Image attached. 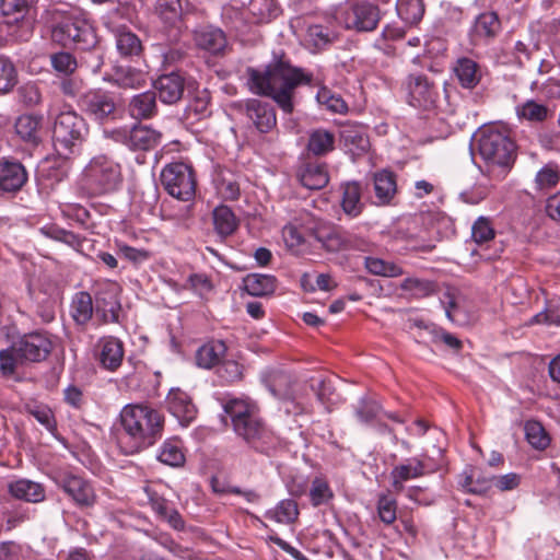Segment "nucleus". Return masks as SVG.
<instances>
[{
    "label": "nucleus",
    "instance_id": "32",
    "mask_svg": "<svg viewBox=\"0 0 560 560\" xmlns=\"http://www.w3.org/2000/svg\"><path fill=\"white\" fill-rule=\"evenodd\" d=\"M129 112L133 118L149 119L158 112L156 93L147 91L132 97L129 104Z\"/></svg>",
    "mask_w": 560,
    "mask_h": 560
},
{
    "label": "nucleus",
    "instance_id": "36",
    "mask_svg": "<svg viewBox=\"0 0 560 560\" xmlns=\"http://www.w3.org/2000/svg\"><path fill=\"white\" fill-rule=\"evenodd\" d=\"M501 30V22L495 12L480 13L474 24V35L480 39H492Z\"/></svg>",
    "mask_w": 560,
    "mask_h": 560
},
{
    "label": "nucleus",
    "instance_id": "15",
    "mask_svg": "<svg viewBox=\"0 0 560 560\" xmlns=\"http://www.w3.org/2000/svg\"><path fill=\"white\" fill-rule=\"evenodd\" d=\"M408 102L411 106L430 109L439 98L438 88L427 75L410 74L407 78Z\"/></svg>",
    "mask_w": 560,
    "mask_h": 560
},
{
    "label": "nucleus",
    "instance_id": "51",
    "mask_svg": "<svg viewBox=\"0 0 560 560\" xmlns=\"http://www.w3.org/2000/svg\"><path fill=\"white\" fill-rule=\"evenodd\" d=\"M307 39L317 49L331 44L335 39L334 33L322 25H311L307 28Z\"/></svg>",
    "mask_w": 560,
    "mask_h": 560
},
{
    "label": "nucleus",
    "instance_id": "14",
    "mask_svg": "<svg viewBox=\"0 0 560 560\" xmlns=\"http://www.w3.org/2000/svg\"><path fill=\"white\" fill-rule=\"evenodd\" d=\"M112 133L116 141H121L133 151L152 150L160 143L162 137L158 130L147 125H136L130 130H115Z\"/></svg>",
    "mask_w": 560,
    "mask_h": 560
},
{
    "label": "nucleus",
    "instance_id": "2",
    "mask_svg": "<svg viewBox=\"0 0 560 560\" xmlns=\"http://www.w3.org/2000/svg\"><path fill=\"white\" fill-rule=\"evenodd\" d=\"M122 434L119 443L127 455L136 454L156 443L164 430V416L147 404H128L119 413Z\"/></svg>",
    "mask_w": 560,
    "mask_h": 560
},
{
    "label": "nucleus",
    "instance_id": "25",
    "mask_svg": "<svg viewBox=\"0 0 560 560\" xmlns=\"http://www.w3.org/2000/svg\"><path fill=\"white\" fill-rule=\"evenodd\" d=\"M341 208L342 211L350 218L359 217L364 210V202L362 201V186L359 182L352 180L341 185Z\"/></svg>",
    "mask_w": 560,
    "mask_h": 560
},
{
    "label": "nucleus",
    "instance_id": "47",
    "mask_svg": "<svg viewBox=\"0 0 560 560\" xmlns=\"http://www.w3.org/2000/svg\"><path fill=\"white\" fill-rule=\"evenodd\" d=\"M495 231L491 220L487 217H479L471 226V237L475 243L481 245L492 241Z\"/></svg>",
    "mask_w": 560,
    "mask_h": 560
},
{
    "label": "nucleus",
    "instance_id": "7",
    "mask_svg": "<svg viewBox=\"0 0 560 560\" xmlns=\"http://www.w3.org/2000/svg\"><path fill=\"white\" fill-rule=\"evenodd\" d=\"M35 0H0V12L5 18L8 35L18 43L28 42L34 34V18L28 15Z\"/></svg>",
    "mask_w": 560,
    "mask_h": 560
},
{
    "label": "nucleus",
    "instance_id": "31",
    "mask_svg": "<svg viewBox=\"0 0 560 560\" xmlns=\"http://www.w3.org/2000/svg\"><path fill=\"white\" fill-rule=\"evenodd\" d=\"M108 82L122 89H140L145 85L147 74L131 67H116Z\"/></svg>",
    "mask_w": 560,
    "mask_h": 560
},
{
    "label": "nucleus",
    "instance_id": "33",
    "mask_svg": "<svg viewBox=\"0 0 560 560\" xmlns=\"http://www.w3.org/2000/svg\"><path fill=\"white\" fill-rule=\"evenodd\" d=\"M42 118L34 115H22L15 121L16 135L32 147H36L40 142L39 127Z\"/></svg>",
    "mask_w": 560,
    "mask_h": 560
},
{
    "label": "nucleus",
    "instance_id": "4",
    "mask_svg": "<svg viewBox=\"0 0 560 560\" xmlns=\"http://www.w3.org/2000/svg\"><path fill=\"white\" fill-rule=\"evenodd\" d=\"M474 148L489 165L511 167L516 159V145L506 130L483 126L474 137Z\"/></svg>",
    "mask_w": 560,
    "mask_h": 560
},
{
    "label": "nucleus",
    "instance_id": "28",
    "mask_svg": "<svg viewBox=\"0 0 560 560\" xmlns=\"http://www.w3.org/2000/svg\"><path fill=\"white\" fill-rule=\"evenodd\" d=\"M9 492L19 500L38 503L45 500L46 492L42 483L20 479L9 485Z\"/></svg>",
    "mask_w": 560,
    "mask_h": 560
},
{
    "label": "nucleus",
    "instance_id": "40",
    "mask_svg": "<svg viewBox=\"0 0 560 560\" xmlns=\"http://www.w3.org/2000/svg\"><path fill=\"white\" fill-rule=\"evenodd\" d=\"M18 82L19 74L14 62L8 56L0 55V94L12 92Z\"/></svg>",
    "mask_w": 560,
    "mask_h": 560
},
{
    "label": "nucleus",
    "instance_id": "24",
    "mask_svg": "<svg viewBox=\"0 0 560 560\" xmlns=\"http://www.w3.org/2000/svg\"><path fill=\"white\" fill-rule=\"evenodd\" d=\"M94 300L88 291L77 292L70 304V315L74 324L84 329L93 318Z\"/></svg>",
    "mask_w": 560,
    "mask_h": 560
},
{
    "label": "nucleus",
    "instance_id": "56",
    "mask_svg": "<svg viewBox=\"0 0 560 560\" xmlns=\"http://www.w3.org/2000/svg\"><path fill=\"white\" fill-rule=\"evenodd\" d=\"M218 374L226 382L240 381L243 377V366L234 360H222Z\"/></svg>",
    "mask_w": 560,
    "mask_h": 560
},
{
    "label": "nucleus",
    "instance_id": "52",
    "mask_svg": "<svg viewBox=\"0 0 560 560\" xmlns=\"http://www.w3.org/2000/svg\"><path fill=\"white\" fill-rule=\"evenodd\" d=\"M343 237L345 236L342 235V229L334 228L328 233L322 234L317 238L326 250L331 253H338L345 250Z\"/></svg>",
    "mask_w": 560,
    "mask_h": 560
},
{
    "label": "nucleus",
    "instance_id": "27",
    "mask_svg": "<svg viewBox=\"0 0 560 560\" xmlns=\"http://www.w3.org/2000/svg\"><path fill=\"white\" fill-rule=\"evenodd\" d=\"M155 13L166 28L179 31L183 26L180 0H158Z\"/></svg>",
    "mask_w": 560,
    "mask_h": 560
},
{
    "label": "nucleus",
    "instance_id": "9",
    "mask_svg": "<svg viewBox=\"0 0 560 560\" xmlns=\"http://www.w3.org/2000/svg\"><path fill=\"white\" fill-rule=\"evenodd\" d=\"M79 108L92 120L109 122L119 116V102L116 95L102 89L89 90L78 100Z\"/></svg>",
    "mask_w": 560,
    "mask_h": 560
},
{
    "label": "nucleus",
    "instance_id": "59",
    "mask_svg": "<svg viewBox=\"0 0 560 560\" xmlns=\"http://www.w3.org/2000/svg\"><path fill=\"white\" fill-rule=\"evenodd\" d=\"M345 250H369L370 243L363 236L342 229Z\"/></svg>",
    "mask_w": 560,
    "mask_h": 560
},
{
    "label": "nucleus",
    "instance_id": "5",
    "mask_svg": "<svg viewBox=\"0 0 560 560\" xmlns=\"http://www.w3.org/2000/svg\"><path fill=\"white\" fill-rule=\"evenodd\" d=\"M120 182L119 164L101 154L94 156L83 170L81 187L90 196H101L117 189Z\"/></svg>",
    "mask_w": 560,
    "mask_h": 560
},
{
    "label": "nucleus",
    "instance_id": "3",
    "mask_svg": "<svg viewBox=\"0 0 560 560\" xmlns=\"http://www.w3.org/2000/svg\"><path fill=\"white\" fill-rule=\"evenodd\" d=\"M223 408L231 418L236 435L255 451L268 454L276 443V436L260 418L257 406L245 399L232 398Z\"/></svg>",
    "mask_w": 560,
    "mask_h": 560
},
{
    "label": "nucleus",
    "instance_id": "64",
    "mask_svg": "<svg viewBox=\"0 0 560 560\" xmlns=\"http://www.w3.org/2000/svg\"><path fill=\"white\" fill-rule=\"evenodd\" d=\"M21 547L15 541H0V560H20Z\"/></svg>",
    "mask_w": 560,
    "mask_h": 560
},
{
    "label": "nucleus",
    "instance_id": "23",
    "mask_svg": "<svg viewBox=\"0 0 560 560\" xmlns=\"http://www.w3.org/2000/svg\"><path fill=\"white\" fill-rule=\"evenodd\" d=\"M100 363L108 371H116L122 363L125 350L120 339L114 336H105L98 340Z\"/></svg>",
    "mask_w": 560,
    "mask_h": 560
},
{
    "label": "nucleus",
    "instance_id": "30",
    "mask_svg": "<svg viewBox=\"0 0 560 560\" xmlns=\"http://www.w3.org/2000/svg\"><path fill=\"white\" fill-rule=\"evenodd\" d=\"M373 185L377 205H388L397 191L396 177L393 172L383 170L373 175Z\"/></svg>",
    "mask_w": 560,
    "mask_h": 560
},
{
    "label": "nucleus",
    "instance_id": "35",
    "mask_svg": "<svg viewBox=\"0 0 560 560\" xmlns=\"http://www.w3.org/2000/svg\"><path fill=\"white\" fill-rule=\"evenodd\" d=\"M276 277L271 275L249 273L243 278L244 290L253 296L272 294L276 290Z\"/></svg>",
    "mask_w": 560,
    "mask_h": 560
},
{
    "label": "nucleus",
    "instance_id": "53",
    "mask_svg": "<svg viewBox=\"0 0 560 560\" xmlns=\"http://www.w3.org/2000/svg\"><path fill=\"white\" fill-rule=\"evenodd\" d=\"M291 383V376L285 373H276L270 380L268 385L269 390L275 397L289 398L291 396L289 385Z\"/></svg>",
    "mask_w": 560,
    "mask_h": 560
},
{
    "label": "nucleus",
    "instance_id": "46",
    "mask_svg": "<svg viewBox=\"0 0 560 560\" xmlns=\"http://www.w3.org/2000/svg\"><path fill=\"white\" fill-rule=\"evenodd\" d=\"M365 267L369 272L376 276L398 277L402 275V269L398 265L375 257H366Z\"/></svg>",
    "mask_w": 560,
    "mask_h": 560
},
{
    "label": "nucleus",
    "instance_id": "50",
    "mask_svg": "<svg viewBox=\"0 0 560 560\" xmlns=\"http://www.w3.org/2000/svg\"><path fill=\"white\" fill-rule=\"evenodd\" d=\"M397 503L394 498L386 493H382L377 500V513L381 521L386 524H393L397 518Z\"/></svg>",
    "mask_w": 560,
    "mask_h": 560
},
{
    "label": "nucleus",
    "instance_id": "39",
    "mask_svg": "<svg viewBox=\"0 0 560 560\" xmlns=\"http://www.w3.org/2000/svg\"><path fill=\"white\" fill-rule=\"evenodd\" d=\"M213 224L215 232L221 237L232 235L237 229L236 218L226 206H220L213 210Z\"/></svg>",
    "mask_w": 560,
    "mask_h": 560
},
{
    "label": "nucleus",
    "instance_id": "58",
    "mask_svg": "<svg viewBox=\"0 0 560 560\" xmlns=\"http://www.w3.org/2000/svg\"><path fill=\"white\" fill-rule=\"evenodd\" d=\"M16 363H20V358L13 350V343L0 351V371L3 375H12L16 370Z\"/></svg>",
    "mask_w": 560,
    "mask_h": 560
},
{
    "label": "nucleus",
    "instance_id": "22",
    "mask_svg": "<svg viewBox=\"0 0 560 560\" xmlns=\"http://www.w3.org/2000/svg\"><path fill=\"white\" fill-rule=\"evenodd\" d=\"M166 404L170 412L184 427L189 425L196 418L197 409L187 393L179 388L171 389Z\"/></svg>",
    "mask_w": 560,
    "mask_h": 560
},
{
    "label": "nucleus",
    "instance_id": "10",
    "mask_svg": "<svg viewBox=\"0 0 560 560\" xmlns=\"http://www.w3.org/2000/svg\"><path fill=\"white\" fill-rule=\"evenodd\" d=\"M161 184L174 198L189 201L196 192V180L190 166L183 162L167 164L161 172Z\"/></svg>",
    "mask_w": 560,
    "mask_h": 560
},
{
    "label": "nucleus",
    "instance_id": "18",
    "mask_svg": "<svg viewBox=\"0 0 560 560\" xmlns=\"http://www.w3.org/2000/svg\"><path fill=\"white\" fill-rule=\"evenodd\" d=\"M160 101L167 105L178 103L185 92V78L176 71L160 75L153 83Z\"/></svg>",
    "mask_w": 560,
    "mask_h": 560
},
{
    "label": "nucleus",
    "instance_id": "13",
    "mask_svg": "<svg viewBox=\"0 0 560 560\" xmlns=\"http://www.w3.org/2000/svg\"><path fill=\"white\" fill-rule=\"evenodd\" d=\"M238 113L245 115L260 133H268L277 126L273 106L258 98H248L235 104Z\"/></svg>",
    "mask_w": 560,
    "mask_h": 560
},
{
    "label": "nucleus",
    "instance_id": "63",
    "mask_svg": "<svg viewBox=\"0 0 560 560\" xmlns=\"http://www.w3.org/2000/svg\"><path fill=\"white\" fill-rule=\"evenodd\" d=\"M218 190L224 199L235 200L240 196V186L235 180L221 178Z\"/></svg>",
    "mask_w": 560,
    "mask_h": 560
},
{
    "label": "nucleus",
    "instance_id": "37",
    "mask_svg": "<svg viewBox=\"0 0 560 560\" xmlns=\"http://www.w3.org/2000/svg\"><path fill=\"white\" fill-rule=\"evenodd\" d=\"M396 10L405 24L413 26L422 20L425 5L423 0H397Z\"/></svg>",
    "mask_w": 560,
    "mask_h": 560
},
{
    "label": "nucleus",
    "instance_id": "55",
    "mask_svg": "<svg viewBox=\"0 0 560 560\" xmlns=\"http://www.w3.org/2000/svg\"><path fill=\"white\" fill-rule=\"evenodd\" d=\"M298 515V504L293 500H282L275 510V517L279 523H292Z\"/></svg>",
    "mask_w": 560,
    "mask_h": 560
},
{
    "label": "nucleus",
    "instance_id": "20",
    "mask_svg": "<svg viewBox=\"0 0 560 560\" xmlns=\"http://www.w3.org/2000/svg\"><path fill=\"white\" fill-rule=\"evenodd\" d=\"M94 301L95 314L101 324L119 323L121 305L112 285L97 290L94 295Z\"/></svg>",
    "mask_w": 560,
    "mask_h": 560
},
{
    "label": "nucleus",
    "instance_id": "42",
    "mask_svg": "<svg viewBox=\"0 0 560 560\" xmlns=\"http://www.w3.org/2000/svg\"><path fill=\"white\" fill-rule=\"evenodd\" d=\"M116 47L121 56H139L142 51V44L139 37L127 30H120L116 34Z\"/></svg>",
    "mask_w": 560,
    "mask_h": 560
},
{
    "label": "nucleus",
    "instance_id": "16",
    "mask_svg": "<svg viewBox=\"0 0 560 560\" xmlns=\"http://www.w3.org/2000/svg\"><path fill=\"white\" fill-rule=\"evenodd\" d=\"M380 9L369 2L353 4L342 14V22L348 30L358 32H371L380 22Z\"/></svg>",
    "mask_w": 560,
    "mask_h": 560
},
{
    "label": "nucleus",
    "instance_id": "45",
    "mask_svg": "<svg viewBox=\"0 0 560 560\" xmlns=\"http://www.w3.org/2000/svg\"><path fill=\"white\" fill-rule=\"evenodd\" d=\"M524 430L526 440L533 447L545 450L549 445L550 438L539 422L527 421Z\"/></svg>",
    "mask_w": 560,
    "mask_h": 560
},
{
    "label": "nucleus",
    "instance_id": "41",
    "mask_svg": "<svg viewBox=\"0 0 560 560\" xmlns=\"http://www.w3.org/2000/svg\"><path fill=\"white\" fill-rule=\"evenodd\" d=\"M550 114V109L534 100H527L523 104L516 106V115L520 119L530 122H542Z\"/></svg>",
    "mask_w": 560,
    "mask_h": 560
},
{
    "label": "nucleus",
    "instance_id": "62",
    "mask_svg": "<svg viewBox=\"0 0 560 560\" xmlns=\"http://www.w3.org/2000/svg\"><path fill=\"white\" fill-rule=\"evenodd\" d=\"M342 137L345 139V142L347 144H353L357 149L361 151H366L369 149V139L368 137L357 130H345L342 133Z\"/></svg>",
    "mask_w": 560,
    "mask_h": 560
},
{
    "label": "nucleus",
    "instance_id": "38",
    "mask_svg": "<svg viewBox=\"0 0 560 560\" xmlns=\"http://www.w3.org/2000/svg\"><path fill=\"white\" fill-rule=\"evenodd\" d=\"M301 184L308 189H322L328 182L329 176L325 164H307L300 175Z\"/></svg>",
    "mask_w": 560,
    "mask_h": 560
},
{
    "label": "nucleus",
    "instance_id": "21",
    "mask_svg": "<svg viewBox=\"0 0 560 560\" xmlns=\"http://www.w3.org/2000/svg\"><path fill=\"white\" fill-rule=\"evenodd\" d=\"M427 463L421 458H410L406 463L395 466L390 471L392 487L395 491L404 490V483L408 480L422 477L432 472Z\"/></svg>",
    "mask_w": 560,
    "mask_h": 560
},
{
    "label": "nucleus",
    "instance_id": "29",
    "mask_svg": "<svg viewBox=\"0 0 560 560\" xmlns=\"http://www.w3.org/2000/svg\"><path fill=\"white\" fill-rule=\"evenodd\" d=\"M226 353V346L222 340H211L201 346L196 352V362L203 369H212L221 363Z\"/></svg>",
    "mask_w": 560,
    "mask_h": 560
},
{
    "label": "nucleus",
    "instance_id": "48",
    "mask_svg": "<svg viewBox=\"0 0 560 560\" xmlns=\"http://www.w3.org/2000/svg\"><path fill=\"white\" fill-rule=\"evenodd\" d=\"M317 102L336 114H343L348 110L347 103L340 95L332 93L327 88H320L316 95Z\"/></svg>",
    "mask_w": 560,
    "mask_h": 560
},
{
    "label": "nucleus",
    "instance_id": "19",
    "mask_svg": "<svg viewBox=\"0 0 560 560\" xmlns=\"http://www.w3.org/2000/svg\"><path fill=\"white\" fill-rule=\"evenodd\" d=\"M195 45L211 55L224 54L228 39L224 32L213 25H201L194 30Z\"/></svg>",
    "mask_w": 560,
    "mask_h": 560
},
{
    "label": "nucleus",
    "instance_id": "11",
    "mask_svg": "<svg viewBox=\"0 0 560 560\" xmlns=\"http://www.w3.org/2000/svg\"><path fill=\"white\" fill-rule=\"evenodd\" d=\"M54 349L50 334L45 330H34L22 335L13 341V350L20 358V363H38L45 361Z\"/></svg>",
    "mask_w": 560,
    "mask_h": 560
},
{
    "label": "nucleus",
    "instance_id": "44",
    "mask_svg": "<svg viewBox=\"0 0 560 560\" xmlns=\"http://www.w3.org/2000/svg\"><path fill=\"white\" fill-rule=\"evenodd\" d=\"M158 459L165 465L180 467L185 463V455L177 441L167 440L162 444Z\"/></svg>",
    "mask_w": 560,
    "mask_h": 560
},
{
    "label": "nucleus",
    "instance_id": "17",
    "mask_svg": "<svg viewBox=\"0 0 560 560\" xmlns=\"http://www.w3.org/2000/svg\"><path fill=\"white\" fill-rule=\"evenodd\" d=\"M27 171L18 160H0V195L15 194L27 183Z\"/></svg>",
    "mask_w": 560,
    "mask_h": 560
},
{
    "label": "nucleus",
    "instance_id": "34",
    "mask_svg": "<svg viewBox=\"0 0 560 560\" xmlns=\"http://www.w3.org/2000/svg\"><path fill=\"white\" fill-rule=\"evenodd\" d=\"M307 151L315 156H323L335 149V133L324 128L313 129L308 133Z\"/></svg>",
    "mask_w": 560,
    "mask_h": 560
},
{
    "label": "nucleus",
    "instance_id": "60",
    "mask_svg": "<svg viewBox=\"0 0 560 560\" xmlns=\"http://www.w3.org/2000/svg\"><path fill=\"white\" fill-rule=\"evenodd\" d=\"M48 235L59 242H62L73 248H78L82 245L83 240L71 231L63 229H51Z\"/></svg>",
    "mask_w": 560,
    "mask_h": 560
},
{
    "label": "nucleus",
    "instance_id": "61",
    "mask_svg": "<svg viewBox=\"0 0 560 560\" xmlns=\"http://www.w3.org/2000/svg\"><path fill=\"white\" fill-rule=\"evenodd\" d=\"M521 476L515 472H510L502 476H493V487L500 491H511L518 487Z\"/></svg>",
    "mask_w": 560,
    "mask_h": 560
},
{
    "label": "nucleus",
    "instance_id": "8",
    "mask_svg": "<svg viewBox=\"0 0 560 560\" xmlns=\"http://www.w3.org/2000/svg\"><path fill=\"white\" fill-rule=\"evenodd\" d=\"M54 42L62 46L73 45L77 49L91 50L97 44L93 27L84 20L66 16L51 30Z\"/></svg>",
    "mask_w": 560,
    "mask_h": 560
},
{
    "label": "nucleus",
    "instance_id": "12",
    "mask_svg": "<svg viewBox=\"0 0 560 560\" xmlns=\"http://www.w3.org/2000/svg\"><path fill=\"white\" fill-rule=\"evenodd\" d=\"M55 483L60 488L80 509L92 508L97 500V495L91 481L74 475L70 471H63L56 475Z\"/></svg>",
    "mask_w": 560,
    "mask_h": 560
},
{
    "label": "nucleus",
    "instance_id": "1",
    "mask_svg": "<svg viewBox=\"0 0 560 560\" xmlns=\"http://www.w3.org/2000/svg\"><path fill=\"white\" fill-rule=\"evenodd\" d=\"M246 72L249 90L254 94L272 98L285 114L294 109L295 89L312 81L310 73L293 67L283 57L275 58L265 70L248 68Z\"/></svg>",
    "mask_w": 560,
    "mask_h": 560
},
{
    "label": "nucleus",
    "instance_id": "49",
    "mask_svg": "<svg viewBox=\"0 0 560 560\" xmlns=\"http://www.w3.org/2000/svg\"><path fill=\"white\" fill-rule=\"evenodd\" d=\"M332 497L334 493L326 480L316 477L312 481V487L310 489V498L314 506L326 504L329 500L332 499Z\"/></svg>",
    "mask_w": 560,
    "mask_h": 560
},
{
    "label": "nucleus",
    "instance_id": "26",
    "mask_svg": "<svg viewBox=\"0 0 560 560\" xmlns=\"http://www.w3.org/2000/svg\"><path fill=\"white\" fill-rule=\"evenodd\" d=\"M453 71L460 86L468 90L476 88L482 78L480 66L468 57L458 58Z\"/></svg>",
    "mask_w": 560,
    "mask_h": 560
},
{
    "label": "nucleus",
    "instance_id": "57",
    "mask_svg": "<svg viewBox=\"0 0 560 560\" xmlns=\"http://www.w3.org/2000/svg\"><path fill=\"white\" fill-rule=\"evenodd\" d=\"M28 411L50 433L54 434L57 431V423L50 408L47 406H37L28 409Z\"/></svg>",
    "mask_w": 560,
    "mask_h": 560
},
{
    "label": "nucleus",
    "instance_id": "6",
    "mask_svg": "<svg viewBox=\"0 0 560 560\" xmlns=\"http://www.w3.org/2000/svg\"><path fill=\"white\" fill-rule=\"evenodd\" d=\"M89 133L88 125L74 110L61 112L54 121L52 143L59 155L68 156L79 149Z\"/></svg>",
    "mask_w": 560,
    "mask_h": 560
},
{
    "label": "nucleus",
    "instance_id": "43",
    "mask_svg": "<svg viewBox=\"0 0 560 560\" xmlns=\"http://www.w3.org/2000/svg\"><path fill=\"white\" fill-rule=\"evenodd\" d=\"M560 182V170L557 164L548 163L544 165L535 176V186L538 190H550Z\"/></svg>",
    "mask_w": 560,
    "mask_h": 560
},
{
    "label": "nucleus",
    "instance_id": "54",
    "mask_svg": "<svg viewBox=\"0 0 560 560\" xmlns=\"http://www.w3.org/2000/svg\"><path fill=\"white\" fill-rule=\"evenodd\" d=\"M52 68L63 74H71L77 69V60L69 52H57L50 57Z\"/></svg>",
    "mask_w": 560,
    "mask_h": 560
}]
</instances>
